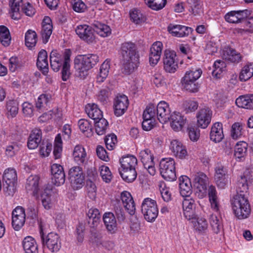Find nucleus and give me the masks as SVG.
<instances>
[{"label": "nucleus", "instance_id": "7c9ffc66", "mask_svg": "<svg viewBox=\"0 0 253 253\" xmlns=\"http://www.w3.org/2000/svg\"><path fill=\"white\" fill-rule=\"evenodd\" d=\"M37 65L44 75H46L48 73V64L47 61V53L45 50L42 49L39 52L37 59Z\"/></svg>", "mask_w": 253, "mask_h": 253}, {"label": "nucleus", "instance_id": "49530a36", "mask_svg": "<svg viewBox=\"0 0 253 253\" xmlns=\"http://www.w3.org/2000/svg\"><path fill=\"white\" fill-rule=\"evenodd\" d=\"M95 131L99 135L104 134L106 132V130L108 126L107 121L103 118H102L94 122Z\"/></svg>", "mask_w": 253, "mask_h": 253}, {"label": "nucleus", "instance_id": "7ed1b4c3", "mask_svg": "<svg viewBox=\"0 0 253 253\" xmlns=\"http://www.w3.org/2000/svg\"><path fill=\"white\" fill-rule=\"evenodd\" d=\"M160 171L162 176L167 181L176 179L175 162L172 158H163L159 164Z\"/></svg>", "mask_w": 253, "mask_h": 253}, {"label": "nucleus", "instance_id": "f03ea898", "mask_svg": "<svg viewBox=\"0 0 253 253\" xmlns=\"http://www.w3.org/2000/svg\"><path fill=\"white\" fill-rule=\"evenodd\" d=\"M232 208L235 216L239 219L249 217L251 213L250 205L245 194H237L231 200Z\"/></svg>", "mask_w": 253, "mask_h": 253}, {"label": "nucleus", "instance_id": "6e6d98bb", "mask_svg": "<svg viewBox=\"0 0 253 253\" xmlns=\"http://www.w3.org/2000/svg\"><path fill=\"white\" fill-rule=\"evenodd\" d=\"M6 109L11 117L16 116L18 112V103L14 100H10L6 103Z\"/></svg>", "mask_w": 253, "mask_h": 253}, {"label": "nucleus", "instance_id": "2eb2a0df", "mask_svg": "<svg viewBox=\"0 0 253 253\" xmlns=\"http://www.w3.org/2000/svg\"><path fill=\"white\" fill-rule=\"evenodd\" d=\"M52 175V182L56 186L63 184L65 181V174L62 166L57 164H53L51 167Z\"/></svg>", "mask_w": 253, "mask_h": 253}, {"label": "nucleus", "instance_id": "20e7f679", "mask_svg": "<svg viewBox=\"0 0 253 253\" xmlns=\"http://www.w3.org/2000/svg\"><path fill=\"white\" fill-rule=\"evenodd\" d=\"M40 236L44 248H47L52 253L57 252L60 250L61 246V240L57 234L50 232L44 236L41 228Z\"/></svg>", "mask_w": 253, "mask_h": 253}, {"label": "nucleus", "instance_id": "4c0bfd02", "mask_svg": "<svg viewBox=\"0 0 253 253\" xmlns=\"http://www.w3.org/2000/svg\"><path fill=\"white\" fill-rule=\"evenodd\" d=\"M122 168L135 169L137 164V160L132 155H127L123 157L120 160Z\"/></svg>", "mask_w": 253, "mask_h": 253}, {"label": "nucleus", "instance_id": "4468645a", "mask_svg": "<svg viewBox=\"0 0 253 253\" xmlns=\"http://www.w3.org/2000/svg\"><path fill=\"white\" fill-rule=\"evenodd\" d=\"M157 117L161 123H166L170 119L171 110L165 101L160 102L157 106Z\"/></svg>", "mask_w": 253, "mask_h": 253}, {"label": "nucleus", "instance_id": "338daca9", "mask_svg": "<svg viewBox=\"0 0 253 253\" xmlns=\"http://www.w3.org/2000/svg\"><path fill=\"white\" fill-rule=\"evenodd\" d=\"M86 187L88 197L94 200L96 197V187L95 184L91 181H87Z\"/></svg>", "mask_w": 253, "mask_h": 253}, {"label": "nucleus", "instance_id": "ddd939ff", "mask_svg": "<svg viewBox=\"0 0 253 253\" xmlns=\"http://www.w3.org/2000/svg\"><path fill=\"white\" fill-rule=\"evenodd\" d=\"M88 58L86 55H83L75 59V67L79 71V76L81 78L85 76L86 72L93 68Z\"/></svg>", "mask_w": 253, "mask_h": 253}, {"label": "nucleus", "instance_id": "393cba45", "mask_svg": "<svg viewBox=\"0 0 253 253\" xmlns=\"http://www.w3.org/2000/svg\"><path fill=\"white\" fill-rule=\"evenodd\" d=\"M52 28L50 18L48 16H45L42 22V29L41 32L43 43H46L48 42L52 34Z\"/></svg>", "mask_w": 253, "mask_h": 253}, {"label": "nucleus", "instance_id": "37998d69", "mask_svg": "<svg viewBox=\"0 0 253 253\" xmlns=\"http://www.w3.org/2000/svg\"><path fill=\"white\" fill-rule=\"evenodd\" d=\"M11 37L8 29L5 26H0V42L4 46H8Z\"/></svg>", "mask_w": 253, "mask_h": 253}, {"label": "nucleus", "instance_id": "0e129e2a", "mask_svg": "<svg viewBox=\"0 0 253 253\" xmlns=\"http://www.w3.org/2000/svg\"><path fill=\"white\" fill-rule=\"evenodd\" d=\"M130 19L136 24H139L145 20L143 15L138 10L134 9L130 12Z\"/></svg>", "mask_w": 253, "mask_h": 253}, {"label": "nucleus", "instance_id": "4be33fe9", "mask_svg": "<svg viewBox=\"0 0 253 253\" xmlns=\"http://www.w3.org/2000/svg\"><path fill=\"white\" fill-rule=\"evenodd\" d=\"M169 121H170V126L174 131H179L185 124L186 119L180 113L174 112L171 114Z\"/></svg>", "mask_w": 253, "mask_h": 253}, {"label": "nucleus", "instance_id": "c03bdc74", "mask_svg": "<svg viewBox=\"0 0 253 253\" xmlns=\"http://www.w3.org/2000/svg\"><path fill=\"white\" fill-rule=\"evenodd\" d=\"M139 157L143 166L153 164L154 157L149 149H146L141 151Z\"/></svg>", "mask_w": 253, "mask_h": 253}, {"label": "nucleus", "instance_id": "0eeeda50", "mask_svg": "<svg viewBox=\"0 0 253 253\" xmlns=\"http://www.w3.org/2000/svg\"><path fill=\"white\" fill-rule=\"evenodd\" d=\"M141 211L147 221H154L158 215L156 202L149 198H145L141 205Z\"/></svg>", "mask_w": 253, "mask_h": 253}, {"label": "nucleus", "instance_id": "f704fd0d", "mask_svg": "<svg viewBox=\"0 0 253 253\" xmlns=\"http://www.w3.org/2000/svg\"><path fill=\"white\" fill-rule=\"evenodd\" d=\"M52 188L46 187L44 188L43 191L41 195V200L42 204L46 210H49L51 208L52 204Z\"/></svg>", "mask_w": 253, "mask_h": 253}, {"label": "nucleus", "instance_id": "79ce46f5", "mask_svg": "<svg viewBox=\"0 0 253 253\" xmlns=\"http://www.w3.org/2000/svg\"><path fill=\"white\" fill-rule=\"evenodd\" d=\"M248 178L245 175H241L238 180L236 185L237 194H245L247 193L249 189Z\"/></svg>", "mask_w": 253, "mask_h": 253}, {"label": "nucleus", "instance_id": "5701e85b", "mask_svg": "<svg viewBox=\"0 0 253 253\" xmlns=\"http://www.w3.org/2000/svg\"><path fill=\"white\" fill-rule=\"evenodd\" d=\"M121 200L126 210L130 215H133L135 211V205L130 193L124 191L121 194Z\"/></svg>", "mask_w": 253, "mask_h": 253}, {"label": "nucleus", "instance_id": "a211bd4d", "mask_svg": "<svg viewBox=\"0 0 253 253\" xmlns=\"http://www.w3.org/2000/svg\"><path fill=\"white\" fill-rule=\"evenodd\" d=\"M167 30L172 36L177 37L188 36L192 31L191 28L173 24H169L167 27Z\"/></svg>", "mask_w": 253, "mask_h": 253}, {"label": "nucleus", "instance_id": "c9c22d12", "mask_svg": "<svg viewBox=\"0 0 253 253\" xmlns=\"http://www.w3.org/2000/svg\"><path fill=\"white\" fill-rule=\"evenodd\" d=\"M85 112L89 118L94 120V122L103 118L102 111L95 104H88L85 106Z\"/></svg>", "mask_w": 253, "mask_h": 253}, {"label": "nucleus", "instance_id": "f257e3e1", "mask_svg": "<svg viewBox=\"0 0 253 253\" xmlns=\"http://www.w3.org/2000/svg\"><path fill=\"white\" fill-rule=\"evenodd\" d=\"M123 70L126 74L133 72L139 64V54L136 45L131 42H126L122 44Z\"/></svg>", "mask_w": 253, "mask_h": 253}, {"label": "nucleus", "instance_id": "39448f33", "mask_svg": "<svg viewBox=\"0 0 253 253\" xmlns=\"http://www.w3.org/2000/svg\"><path fill=\"white\" fill-rule=\"evenodd\" d=\"M208 185L209 178L205 173L199 172L194 175L193 185L195 194L199 198L206 196Z\"/></svg>", "mask_w": 253, "mask_h": 253}, {"label": "nucleus", "instance_id": "774afa93", "mask_svg": "<svg viewBox=\"0 0 253 253\" xmlns=\"http://www.w3.org/2000/svg\"><path fill=\"white\" fill-rule=\"evenodd\" d=\"M195 224V227L199 231H203L208 228V223L204 218H197L196 220L192 221Z\"/></svg>", "mask_w": 253, "mask_h": 253}, {"label": "nucleus", "instance_id": "052dcab7", "mask_svg": "<svg viewBox=\"0 0 253 253\" xmlns=\"http://www.w3.org/2000/svg\"><path fill=\"white\" fill-rule=\"evenodd\" d=\"M106 148L109 150H113L117 142V136L114 134L106 136L104 139Z\"/></svg>", "mask_w": 253, "mask_h": 253}, {"label": "nucleus", "instance_id": "69168bd1", "mask_svg": "<svg viewBox=\"0 0 253 253\" xmlns=\"http://www.w3.org/2000/svg\"><path fill=\"white\" fill-rule=\"evenodd\" d=\"M52 144L47 141H43L40 146V153L42 157H47L52 150Z\"/></svg>", "mask_w": 253, "mask_h": 253}, {"label": "nucleus", "instance_id": "3c124183", "mask_svg": "<svg viewBox=\"0 0 253 253\" xmlns=\"http://www.w3.org/2000/svg\"><path fill=\"white\" fill-rule=\"evenodd\" d=\"M210 223L213 232L215 233L219 232L222 228L221 219L215 214H212L210 217Z\"/></svg>", "mask_w": 253, "mask_h": 253}, {"label": "nucleus", "instance_id": "13d9d810", "mask_svg": "<svg viewBox=\"0 0 253 253\" xmlns=\"http://www.w3.org/2000/svg\"><path fill=\"white\" fill-rule=\"evenodd\" d=\"M200 0H187L189 7V11L194 15L199 14L200 9Z\"/></svg>", "mask_w": 253, "mask_h": 253}, {"label": "nucleus", "instance_id": "6ab92c4d", "mask_svg": "<svg viewBox=\"0 0 253 253\" xmlns=\"http://www.w3.org/2000/svg\"><path fill=\"white\" fill-rule=\"evenodd\" d=\"M163 49V43L161 42H154L150 49L149 62L152 65H156L160 59Z\"/></svg>", "mask_w": 253, "mask_h": 253}, {"label": "nucleus", "instance_id": "bb28decb", "mask_svg": "<svg viewBox=\"0 0 253 253\" xmlns=\"http://www.w3.org/2000/svg\"><path fill=\"white\" fill-rule=\"evenodd\" d=\"M180 193L183 197H188L192 193V185L190 179L185 175L179 177Z\"/></svg>", "mask_w": 253, "mask_h": 253}, {"label": "nucleus", "instance_id": "ea45409f", "mask_svg": "<svg viewBox=\"0 0 253 253\" xmlns=\"http://www.w3.org/2000/svg\"><path fill=\"white\" fill-rule=\"evenodd\" d=\"M248 144L244 141H241L237 143L234 150V156L236 159L241 160L244 158L247 151Z\"/></svg>", "mask_w": 253, "mask_h": 253}, {"label": "nucleus", "instance_id": "de8ad7c7", "mask_svg": "<svg viewBox=\"0 0 253 253\" xmlns=\"http://www.w3.org/2000/svg\"><path fill=\"white\" fill-rule=\"evenodd\" d=\"M37 42L36 33L31 30H29L25 34V44L29 48L35 46Z\"/></svg>", "mask_w": 253, "mask_h": 253}, {"label": "nucleus", "instance_id": "473e14b6", "mask_svg": "<svg viewBox=\"0 0 253 253\" xmlns=\"http://www.w3.org/2000/svg\"><path fill=\"white\" fill-rule=\"evenodd\" d=\"M235 103L239 107L253 109V94L240 96Z\"/></svg>", "mask_w": 253, "mask_h": 253}, {"label": "nucleus", "instance_id": "e2e57ef3", "mask_svg": "<svg viewBox=\"0 0 253 253\" xmlns=\"http://www.w3.org/2000/svg\"><path fill=\"white\" fill-rule=\"evenodd\" d=\"M26 216L12 217V225L13 228L18 231L24 225Z\"/></svg>", "mask_w": 253, "mask_h": 253}, {"label": "nucleus", "instance_id": "4d7b16f0", "mask_svg": "<svg viewBox=\"0 0 253 253\" xmlns=\"http://www.w3.org/2000/svg\"><path fill=\"white\" fill-rule=\"evenodd\" d=\"M202 73V71L201 69L187 71L182 78L181 82H185V79L186 77L189 78L190 81H196L201 77Z\"/></svg>", "mask_w": 253, "mask_h": 253}, {"label": "nucleus", "instance_id": "864d4df0", "mask_svg": "<svg viewBox=\"0 0 253 253\" xmlns=\"http://www.w3.org/2000/svg\"><path fill=\"white\" fill-rule=\"evenodd\" d=\"M145 3L151 9L159 10L165 7L167 0H145Z\"/></svg>", "mask_w": 253, "mask_h": 253}, {"label": "nucleus", "instance_id": "a18cd8bd", "mask_svg": "<svg viewBox=\"0 0 253 253\" xmlns=\"http://www.w3.org/2000/svg\"><path fill=\"white\" fill-rule=\"evenodd\" d=\"M110 69V61L106 60L101 65L99 74L97 77V82L102 83L107 77Z\"/></svg>", "mask_w": 253, "mask_h": 253}, {"label": "nucleus", "instance_id": "680f3d73", "mask_svg": "<svg viewBox=\"0 0 253 253\" xmlns=\"http://www.w3.org/2000/svg\"><path fill=\"white\" fill-rule=\"evenodd\" d=\"M100 173L103 180L108 183L111 181L112 176L109 168L105 166L100 167Z\"/></svg>", "mask_w": 253, "mask_h": 253}, {"label": "nucleus", "instance_id": "cd10ccee", "mask_svg": "<svg viewBox=\"0 0 253 253\" xmlns=\"http://www.w3.org/2000/svg\"><path fill=\"white\" fill-rule=\"evenodd\" d=\"M170 149L173 155L180 159L185 158L187 155V150L182 144L177 140L171 141Z\"/></svg>", "mask_w": 253, "mask_h": 253}, {"label": "nucleus", "instance_id": "72a5a7b5", "mask_svg": "<svg viewBox=\"0 0 253 253\" xmlns=\"http://www.w3.org/2000/svg\"><path fill=\"white\" fill-rule=\"evenodd\" d=\"M22 245L25 253H38V245L35 240L32 237H25Z\"/></svg>", "mask_w": 253, "mask_h": 253}, {"label": "nucleus", "instance_id": "09e8293b", "mask_svg": "<svg viewBox=\"0 0 253 253\" xmlns=\"http://www.w3.org/2000/svg\"><path fill=\"white\" fill-rule=\"evenodd\" d=\"M189 78L186 77L185 82H181L184 88L190 92H198L200 87L199 84L196 81H190Z\"/></svg>", "mask_w": 253, "mask_h": 253}, {"label": "nucleus", "instance_id": "5fc2aeb1", "mask_svg": "<svg viewBox=\"0 0 253 253\" xmlns=\"http://www.w3.org/2000/svg\"><path fill=\"white\" fill-rule=\"evenodd\" d=\"M242 124L240 123H235L231 127V136L233 139H237L243 134Z\"/></svg>", "mask_w": 253, "mask_h": 253}, {"label": "nucleus", "instance_id": "c85d7f7f", "mask_svg": "<svg viewBox=\"0 0 253 253\" xmlns=\"http://www.w3.org/2000/svg\"><path fill=\"white\" fill-rule=\"evenodd\" d=\"M73 157L74 161L79 164H84L87 161L85 149L81 145H77L74 147Z\"/></svg>", "mask_w": 253, "mask_h": 253}, {"label": "nucleus", "instance_id": "aec40b11", "mask_svg": "<svg viewBox=\"0 0 253 253\" xmlns=\"http://www.w3.org/2000/svg\"><path fill=\"white\" fill-rule=\"evenodd\" d=\"M103 220L107 231L115 234L117 231V223L116 217L111 212H105L103 215Z\"/></svg>", "mask_w": 253, "mask_h": 253}, {"label": "nucleus", "instance_id": "412c9836", "mask_svg": "<svg viewBox=\"0 0 253 253\" xmlns=\"http://www.w3.org/2000/svg\"><path fill=\"white\" fill-rule=\"evenodd\" d=\"M222 57L223 59L234 63L240 62L242 59V56L240 53L229 46L225 47L223 49Z\"/></svg>", "mask_w": 253, "mask_h": 253}, {"label": "nucleus", "instance_id": "1a4fd4ad", "mask_svg": "<svg viewBox=\"0 0 253 253\" xmlns=\"http://www.w3.org/2000/svg\"><path fill=\"white\" fill-rule=\"evenodd\" d=\"M69 178L74 190L81 188L84 183L82 169L79 166L72 167L69 171Z\"/></svg>", "mask_w": 253, "mask_h": 253}, {"label": "nucleus", "instance_id": "f3484780", "mask_svg": "<svg viewBox=\"0 0 253 253\" xmlns=\"http://www.w3.org/2000/svg\"><path fill=\"white\" fill-rule=\"evenodd\" d=\"M76 34L82 40L88 43L92 42L95 39L92 28L86 25H79L76 29Z\"/></svg>", "mask_w": 253, "mask_h": 253}, {"label": "nucleus", "instance_id": "423d86ee", "mask_svg": "<svg viewBox=\"0 0 253 253\" xmlns=\"http://www.w3.org/2000/svg\"><path fill=\"white\" fill-rule=\"evenodd\" d=\"M17 178V173L14 169L8 168L5 170L3 175V189L6 195L11 196L14 193Z\"/></svg>", "mask_w": 253, "mask_h": 253}, {"label": "nucleus", "instance_id": "bf43d9fd", "mask_svg": "<svg viewBox=\"0 0 253 253\" xmlns=\"http://www.w3.org/2000/svg\"><path fill=\"white\" fill-rule=\"evenodd\" d=\"M50 99V96L45 94H42L38 97L36 102V107L41 109L45 108Z\"/></svg>", "mask_w": 253, "mask_h": 253}, {"label": "nucleus", "instance_id": "58836bf2", "mask_svg": "<svg viewBox=\"0 0 253 253\" xmlns=\"http://www.w3.org/2000/svg\"><path fill=\"white\" fill-rule=\"evenodd\" d=\"M253 76V63H249L245 65L240 74L239 79L241 81H246Z\"/></svg>", "mask_w": 253, "mask_h": 253}, {"label": "nucleus", "instance_id": "a878e982", "mask_svg": "<svg viewBox=\"0 0 253 253\" xmlns=\"http://www.w3.org/2000/svg\"><path fill=\"white\" fill-rule=\"evenodd\" d=\"M88 224L91 229H95L100 222L101 215L99 210L96 208L89 209L87 213Z\"/></svg>", "mask_w": 253, "mask_h": 253}, {"label": "nucleus", "instance_id": "b1692460", "mask_svg": "<svg viewBox=\"0 0 253 253\" xmlns=\"http://www.w3.org/2000/svg\"><path fill=\"white\" fill-rule=\"evenodd\" d=\"M42 130L35 128L31 131L27 142L28 147L30 149H35L38 147L42 141Z\"/></svg>", "mask_w": 253, "mask_h": 253}, {"label": "nucleus", "instance_id": "9d476101", "mask_svg": "<svg viewBox=\"0 0 253 253\" xmlns=\"http://www.w3.org/2000/svg\"><path fill=\"white\" fill-rule=\"evenodd\" d=\"M66 53H69V58L70 59L71 52L70 49H65L63 54H61L56 50H53L51 52L50 54V67L54 71L58 72L60 68L64 66Z\"/></svg>", "mask_w": 253, "mask_h": 253}, {"label": "nucleus", "instance_id": "8fccbe9b", "mask_svg": "<svg viewBox=\"0 0 253 253\" xmlns=\"http://www.w3.org/2000/svg\"><path fill=\"white\" fill-rule=\"evenodd\" d=\"M22 0H10V4L11 11L12 14L11 18L14 20H18L20 17L19 13L20 4L22 2Z\"/></svg>", "mask_w": 253, "mask_h": 253}, {"label": "nucleus", "instance_id": "c756f323", "mask_svg": "<svg viewBox=\"0 0 253 253\" xmlns=\"http://www.w3.org/2000/svg\"><path fill=\"white\" fill-rule=\"evenodd\" d=\"M224 137L222 130V124L217 122L214 123L211 127L210 133L211 139L215 142H220Z\"/></svg>", "mask_w": 253, "mask_h": 253}, {"label": "nucleus", "instance_id": "e433bc0d", "mask_svg": "<svg viewBox=\"0 0 253 253\" xmlns=\"http://www.w3.org/2000/svg\"><path fill=\"white\" fill-rule=\"evenodd\" d=\"M122 178L127 182H132L137 177L135 169L122 168L119 169Z\"/></svg>", "mask_w": 253, "mask_h": 253}, {"label": "nucleus", "instance_id": "9b49d317", "mask_svg": "<svg viewBox=\"0 0 253 253\" xmlns=\"http://www.w3.org/2000/svg\"><path fill=\"white\" fill-rule=\"evenodd\" d=\"M129 104L127 97L124 94L119 95L114 100V114L117 117L122 116L126 111Z\"/></svg>", "mask_w": 253, "mask_h": 253}, {"label": "nucleus", "instance_id": "2f4dec72", "mask_svg": "<svg viewBox=\"0 0 253 253\" xmlns=\"http://www.w3.org/2000/svg\"><path fill=\"white\" fill-rule=\"evenodd\" d=\"M39 181L38 175H31L27 180L26 188L27 191H32L34 196H37L39 190Z\"/></svg>", "mask_w": 253, "mask_h": 253}, {"label": "nucleus", "instance_id": "6e6552de", "mask_svg": "<svg viewBox=\"0 0 253 253\" xmlns=\"http://www.w3.org/2000/svg\"><path fill=\"white\" fill-rule=\"evenodd\" d=\"M214 180L217 186L224 189L230 183V178L226 167L220 164H217L214 168Z\"/></svg>", "mask_w": 253, "mask_h": 253}, {"label": "nucleus", "instance_id": "603ef678", "mask_svg": "<svg viewBox=\"0 0 253 253\" xmlns=\"http://www.w3.org/2000/svg\"><path fill=\"white\" fill-rule=\"evenodd\" d=\"M69 53H66L65 55V61L64 66L62 67L61 72L62 79L64 81H66L70 77L71 73L70 72V59L69 58Z\"/></svg>", "mask_w": 253, "mask_h": 253}, {"label": "nucleus", "instance_id": "f8f14e48", "mask_svg": "<svg viewBox=\"0 0 253 253\" xmlns=\"http://www.w3.org/2000/svg\"><path fill=\"white\" fill-rule=\"evenodd\" d=\"M176 53L174 51L167 49L164 52L163 59L164 69L166 72L174 73L178 66L175 61Z\"/></svg>", "mask_w": 253, "mask_h": 253}, {"label": "nucleus", "instance_id": "a19ab883", "mask_svg": "<svg viewBox=\"0 0 253 253\" xmlns=\"http://www.w3.org/2000/svg\"><path fill=\"white\" fill-rule=\"evenodd\" d=\"M93 25L95 28L94 31L101 37H107L111 33L110 28L107 25L96 21Z\"/></svg>", "mask_w": 253, "mask_h": 253}, {"label": "nucleus", "instance_id": "dca6fc26", "mask_svg": "<svg viewBox=\"0 0 253 253\" xmlns=\"http://www.w3.org/2000/svg\"><path fill=\"white\" fill-rule=\"evenodd\" d=\"M197 125L202 128H206L211 123L212 111L209 108L200 109L197 114Z\"/></svg>", "mask_w": 253, "mask_h": 253}]
</instances>
